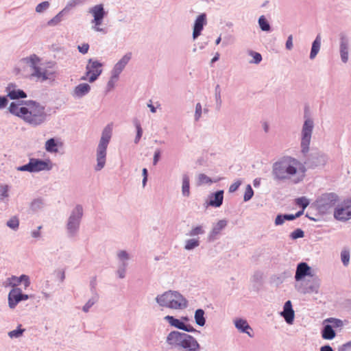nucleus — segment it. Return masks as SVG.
<instances>
[{
    "label": "nucleus",
    "instance_id": "f257e3e1",
    "mask_svg": "<svg viewBox=\"0 0 351 351\" xmlns=\"http://www.w3.org/2000/svg\"><path fill=\"white\" fill-rule=\"evenodd\" d=\"M304 121L301 131V152L306 158L304 165L309 169L324 167L328 160V156L322 152H313L308 155L309 145L314 128L313 120L308 114L307 108L304 110Z\"/></svg>",
    "mask_w": 351,
    "mask_h": 351
},
{
    "label": "nucleus",
    "instance_id": "f03ea898",
    "mask_svg": "<svg viewBox=\"0 0 351 351\" xmlns=\"http://www.w3.org/2000/svg\"><path fill=\"white\" fill-rule=\"evenodd\" d=\"M21 104L12 102L8 108L9 112L23 119L26 123L37 127L44 124L48 119L45 106L34 100L21 101Z\"/></svg>",
    "mask_w": 351,
    "mask_h": 351
},
{
    "label": "nucleus",
    "instance_id": "7ed1b4c3",
    "mask_svg": "<svg viewBox=\"0 0 351 351\" xmlns=\"http://www.w3.org/2000/svg\"><path fill=\"white\" fill-rule=\"evenodd\" d=\"M300 162L291 156H284L272 165L271 176L274 181L282 182L289 180L298 172Z\"/></svg>",
    "mask_w": 351,
    "mask_h": 351
},
{
    "label": "nucleus",
    "instance_id": "20e7f679",
    "mask_svg": "<svg viewBox=\"0 0 351 351\" xmlns=\"http://www.w3.org/2000/svg\"><path fill=\"white\" fill-rule=\"evenodd\" d=\"M160 306L173 310H182L187 307V300L178 291H167L155 298Z\"/></svg>",
    "mask_w": 351,
    "mask_h": 351
},
{
    "label": "nucleus",
    "instance_id": "39448f33",
    "mask_svg": "<svg viewBox=\"0 0 351 351\" xmlns=\"http://www.w3.org/2000/svg\"><path fill=\"white\" fill-rule=\"evenodd\" d=\"M112 129L110 124L107 125L102 131L101 136L97 148V165L95 170H101L106 164V150L112 137Z\"/></svg>",
    "mask_w": 351,
    "mask_h": 351
},
{
    "label": "nucleus",
    "instance_id": "423d86ee",
    "mask_svg": "<svg viewBox=\"0 0 351 351\" xmlns=\"http://www.w3.org/2000/svg\"><path fill=\"white\" fill-rule=\"evenodd\" d=\"M83 214V207L80 204L76 205L71 210L66 223V232L68 238L73 239L78 235Z\"/></svg>",
    "mask_w": 351,
    "mask_h": 351
},
{
    "label": "nucleus",
    "instance_id": "0eeeda50",
    "mask_svg": "<svg viewBox=\"0 0 351 351\" xmlns=\"http://www.w3.org/2000/svg\"><path fill=\"white\" fill-rule=\"evenodd\" d=\"M339 202V195L333 192L325 193L319 196L313 205L322 215L330 213Z\"/></svg>",
    "mask_w": 351,
    "mask_h": 351
},
{
    "label": "nucleus",
    "instance_id": "6e6552de",
    "mask_svg": "<svg viewBox=\"0 0 351 351\" xmlns=\"http://www.w3.org/2000/svg\"><path fill=\"white\" fill-rule=\"evenodd\" d=\"M103 64L97 60L90 58L86 66V76L82 77V80H86L88 77V82L90 83L96 81L99 76L102 73Z\"/></svg>",
    "mask_w": 351,
    "mask_h": 351
},
{
    "label": "nucleus",
    "instance_id": "1a4fd4ad",
    "mask_svg": "<svg viewBox=\"0 0 351 351\" xmlns=\"http://www.w3.org/2000/svg\"><path fill=\"white\" fill-rule=\"evenodd\" d=\"M334 217L341 221H346L351 219V198L344 199L337 204L334 208Z\"/></svg>",
    "mask_w": 351,
    "mask_h": 351
},
{
    "label": "nucleus",
    "instance_id": "9d476101",
    "mask_svg": "<svg viewBox=\"0 0 351 351\" xmlns=\"http://www.w3.org/2000/svg\"><path fill=\"white\" fill-rule=\"evenodd\" d=\"M320 287V279L317 276H312L310 279L306 280L304 283L296 286L297 290L303 294L317 293Z\"/></svg>",
    "mask_w": 351,
    "mask_h": 351
},
{
    "label": "nucleus",
    "instance_id": "9b49d317",
    "mask_svg": "<svg viewBox=\"0 0 351 351\" xmlns=\"http://www.w3.org/2000/svg\"><path fill=\"white\" fill-rule=\"evenodd\" d=\"M88 12L92 14L93 19L91 23L95 24L93 29L97 32H101L103 29L99 26L102 24L103 20L106 15L103 4H97L89 9Z\"/></svg>",
    "mask_w": 351,
    "mask_h": 351
},
{
    "label": "nucleus",
    "instance_id": "f8f14e48",
    "mask_svg": "<svg viewBox=\"0 0 351 351\" xmlns=\"http://www.w3.org/2000/svg\"><path fill=\"white\" fill-rule=\"evenodd\" d=\"M32 167V173L40 172L42 171H50L53 165L49 159L43 160L40 158H29Z\"/></svg>",
    "mask_w": 351,
    "mask_h": 351
},
{
    "label": "nucleus",
    "instance_id": "ddd939ff",
    "mask_svg": "<svg viewBox=\"0 0 351 351\" xmlns=\"http://www.w3.org/2000/svg\"><path fill=\"white\" fill-rule=\"evenodd\" d=\"M131 58L132 53H127L115 64L111 71V73L113 74V78H119V75L125 69Z\"/></svg>",
    "mask_w": 351,
    "mask_h": 351
},
{
    "label": "nucleus",
    "instance_id": "4468645a",
    "mask_svg": "<svg viewBox=\"0 0 351 351\" xmlns=\"http://www.w3.org/2000/svg\"><path fill=\"white\" fill-rule=\"evenodd\" d=\"M228 221L226 219L219 220L213 225V228L208 235V240L213 242L217 240L221 232L227 226Z\"/></svg>",
    "mask_w": 351,
    "mask_h": 351
},
{
    "label": "nucleus",
    "instance_id": "2eb2a0df",
    "mask_svg": "<svg viewBox=\"0 0 351 351\" xmlns=\"http://www.w3.org/2000/svg\"><path fill=\"white\" fill-rule=\"evenodd\" d=\"M206 14L202 13L197 16L195 20L193 27V38L195 40L198 36L201 35L202 31L204 27L206 25Z\"/></svg>",
    "mask_w": 351,
    "mask_h": 351
},
{
    "label": "nucleus",
    "instance_id": "dca6fc26",
    "mask_svg": "<svg viewBox=\"0 0 351 351\" xmlns=\"http://www.w3.org/2000/svg\"><path fill=\"white\" fill-rule=\"evenodd\" d=\"M5 91L7 92V97L12 100L25 99L27 97L25 91L17 88V86L13 83H10L8 85Z\"/></svg>",
    "mask_w": 351,
    "mask_h": 351
},
{
    "label": "nucleus",
    "instance_id": "f3484780",
    "mask_svg": "<svg viewBox=\"0 0 351 351\" xmlns=\"http://www.w3.org/2000/svg\"><path fill=\"white\" fill-rule=\"evenodd\" d=\"M180 347L186 350L187 351H199L200 348L197 340L193 336L186 333L185 334Z\"/></svg>",
    "mask_w": 351,
    "mask_h": 351
},
{
    "label": "nucleus",
    "instance_id": "a211bd4d",
    "mask_svg": "<svg viewBox=\"0 0 351 351\" xmlns=\"http://www.w3.org/2000/svg\"><path fill=\"white\" fill-rule=\"evenodd\" d=\"M223 190H219L215 193H210L208 200L206 202V206L215 208L220 207L223 204Z\"/></svg>",
    "mask_w": 351,
    "mask_h": 351
},
{
    "label": "nucleus",
    "instance_id": "6ab92c4d",
    "mask_svg": "<svg viewBox=\"0 0 351 351\" xmlns=\"http://www.w3.org/2000/svg\"><path fill=\"white\" fill-rule=\"evenodd\" d=\"M311 268L305 262L300 263L296 268L295 280L298 282L302 280L306 276H312Z\"/></svg>",
    "mask_w": 351,
    "mask_h": 351
},
{
    "label": "nucleus",
    "instance_id": "aec40b11",
    "mask_svg": "<svg viewBox=\"0 0 351 351\" xmlns=\"http://www.w3.org/2000/svg\"><path fill=\"white\" fill-rule=\"evenodd\" d=\"M280 315L285 319L288 324H292L295 318V312L293 309L291 300H287L283 306V311L280 312Z\"/></svg>",
    "mask_w": 351,
    "mask_h": 351
},
{
    "label": "nucleus",
    "instance_id": "412c9836",
    "mask_svg": "<svg viewBox=\"0 0 351 351\" xmlns=\"http://www.w3.org/2000/svg\"><path fill=\"white\" fill-rule=\"evenodd\" d=\"M339 48L341 61L346 63L348 60L349 39L344 34H340Z\"/></svg>",
    "mask_w": 351,
    "mask_h": 351
},
{
    "label": "nucleus",
    "instance_id": "4be33fe9",
    "mask_svg": "<svg viewBox=\"0 0 351 351\" xmlns=\"http://www.w3.org/2000/svg\"><path fill=\"white\" fill-rule=\"evenodd\" d=\"M236 328L241 332L247 334L250 337H253V330L247 320L242 318H237L234 320Z\"/></svg>",
    "mask_w": 351,
    "mask_h": 351
},
{
    "label": "nucleus",
    "instance_id": "5701e85b",
    "mask_svg": "<svg viewBox=\"0 0 351 351\" xmlns=\"http://www.w3.org/2000/svg\"><path fill=\"white\" fill-rule=\"evenodd\" d=\"M186 333L179 331H171L167 337V343L174 346H180Z\"/></svg>",
    "mask_w": 351,
    "mask_h": 351
},
{
    "label": "nucleus",
    "instance_id": "b1692460",
    "mask_svg": "<svg viewBox=\"0 0 351 351\" xmlns=\"http://www.w3.org/2000/svg\"><path fill=\"white\" fill-rule=\"evenodd\" d=\"M20 302H21V289L13 288L8 294L9 307L13 309Z\"/></svg>",
    "mask_w": 351,
    "mask_h": 351
},
{
    "label": "nucleus",
    "instance_id": "393cba45",
    "mask_svg": "<svg viewBox=\"0 0 351 351\" xmlns=\"http://www.w3.org/2000/svg\"><path fill=\"white\" fill-rule=\"evenodd\" d=\"M322 337L325 340H332L336 337V332L332 325L328 322H323V326L321 330Z\"/></svg>",
    "mask_w": 351,
    "mask_h": 351
},
{
    "label": "nucleus",
    "instance_id": "a878e982",
    "mask_svg": "<svg viewBox=\"0 0 351 351\" xmlns=\"http://www.w3.org/2000/svg\"><path fill=\"white\" fill-rule=\"evenodd\" d=\"M90 90V86L87 83H82L75 87L72 95L75 98H82L86 95Z\"/></svg>",
    "mask_w": 351,
    "mask_h": 351
},
{
    "label": "nucleus",
    "instance_id": "bb28decb",
    "mask_svg": "<svg viewBox=\"0 0 351 351\" xmlns=\"http://www.w3.org/2000/svg\"><path fill=\"white\" fill-rule=\"evenodd\" d=\"M117 257L119 261L117 267L127 270L128 261L130 258L128 252L125 250H119L117 253Z\"/></svg>",
    "mask_w": 351,
    "mask_h": 351
},
{
    "label": "nucleus",
    "instance_id": "cd10ccee",
    "mask_svg": "<svg viewBox=\"0 0 351 351\" xmlns=\"http://www.w3.org/2000/svg\"><path fill=\"white\" fill-rule=\"evenodd\" d=\"M9 280L10 285H12L14 288H16L15 287L20 285L22 282H24L25 287H29L30 285L29 276L25 274H22L19 277L12 276L10 278H9Z\"/></svg>",
    "mask_w": 351,
    "mask_h": 351
},
{
    "label": "nucleus",
    "instance_id": "c85d7f7f",
    "mask_svg": "<svg viewBox=\"0 0 351 351\" xmlns=\"http://www.w3.org/2000/svg\"><path fill=\"white\" fill-rule=\"evenodd\" d=\"M321 41H322L321 36L319 34H318L312 43L311 49L310 56H309V58L311 60L315 59V58L318 54V53L320 50V47H321Z\"/></svg>",
    "mask_w": 351,
    "mask_h": 351
},
{
    "label": "nucleus",
    "instance_id": "c756f323",
    "mask_svg": "<svg viewBox=\"0 0 351 351\" xmlns=\"http://www.w3.org/2000/svg\"><path fill=\"white\" fill-rule=\"evenodd\" d=\"M58 140L55 138H51L45 142V148L47 152L57 153L58 152Z\"/></svg>",
    "mask_w": 351,
    "mask_h": 351
},
{
    "label": "nucleus",
    "instance_id": "7c9ffc66",
    "mask_svg": "<svg viewBox=\"0 0 351 351\" xmlns=\"http://www.w3.org/2000/svg\"><path fill=\"white\" fill-rule=\"evenodd\" d=\"M190 193L189 177L186 173H184L182 175V195L184 197H189Z\"/></svg>",
    "mask_w": 351,
    "mask_h": 351
},
{
    "label": "nucleus",
    "instance_id": "2f4dec72",
    "mask_svg": "<svg viewBox=\"0 0 351 351\" xmlns=\"http://www.w3.org/2000/svg\"><path fill=\"white\" fill-rule=\"evenodd\" d=\"M20 62L28 64L33 69L36 66V64L40 62V58L36 54H32L29 57L22 58Z\"/></svg>",
    "mask_w": 351,
    "mask_h": 351
},
{
    "label": "nucleus",
    "instance_id": "473e14b6",
    "mask_svg": "<svg viewBox=\"0 0 351 351\" xmlns=\"http://www.w3.org/2000/svg\"><path fill=\"white\" fill-rule=\"evenodd\" d=\"M204 315L205 312L202 308H198L195 311L194 319L195 323L199 326H204L206 324Z\"/></svg>",
    "mask_w": 351,
    "mask_h": 351
},
{
    "label": "nucleus",
    "instance_id": "72a5a7b5",
    "mask_svg": "<svg viewBox=\"0 0 351 351\" xmlns=\"http://www.w3.org/2000/svg\"><path fill=\"white\" fill-rule=\"evenodd\" d=\"M166 321L169 322V324L178 329L182 330V327H184V323L181 320L175 318L171 315H167L164 318Z\"/></svg>",
    "mask_w": 351,
    "mask_h": 351
},
{
    "label": "nucleus",
    "instance_id": "f704fd0d",
    "mask_svg": "<svg viewBox=\"0 0 351 351\" xmlns=\"http://www.w3.org/2000/svg\"><path fill=\"white\" fill-rule=\"evenodd\" d=\"M261 29L263 32H269L271 30V26L264 15L261 16L258 21Z\"/></svg>",
    "mask_w": 351,
    "mask_h": 351
},
{
    "label": "nucleus",
    "instance_id": "c9c22d12",
    "mask_svg": "<svg viewBox=\"0 0 351 351\" xmlns=\"http://www.w3.org/2000/svg\"><path fill=\"white\" fill-rule=\"evenodd\" d=\"M99 295L97 293L93 294L91 298H90L88 302L83 306L82 310L84 312H88L89 309L98 301Z\"/></svg>",
    "mask_w": 351,
    "mask_h": 351
},
{
    "label": "nucleus",
    "instance_id": "e433bc0d",
    "mask_svg": "<svg viewBox=\"0 0 351 351\" xmlns=\"http://www.w3.org/2000/svg\"><path fill=\"white\" fill-rule=\"evenodd\" d=\"M65 12H66V9H63L58 14H56L53 18H52L51 20H49L47 22V25L49 26H55V25H58L62 21V19Z\"/></svg>",
    "mask_w": 351,
    "mask_h": 351
},
{
    "label": "nucleus",
    "instance_id": "4c0bfd02",
    "mask_svg": "<svg viewBox=\"0 0 351 351\" xmlns=\"http://www.w3.org/2000/svg\"><path fill=\"white\" fill-rule=\"evenodd\" d=\"M133 122L136 129V135L134 142L135 144H138L143 135V129L139 121L137 119H134Z\"/></svg>",
    "mask_w": 351,
    "mask_h": 351
},
{
    "label": "nucleus",
    "instance_id": "58836bf2",
    "mask_svg": "<svg viewBox=\"0 0 351 351\" xmlns=\"http://www.w3.org/2000/svg\"><path fill=\"white\" fill-rule=\"evenodd\" d=\"M350 252L347 248H344L341 252V261L345 267H347L350 263Z\"/></svg>",
    "mask_w": 351,
    "mask_h": 351
},
{
    "label": "nucleus",
    "instance_id": "ea45409f",
    "mask_svg": "<svg viewBox=\"0 0 351 351\" xmlns=\"http://www.w3.org/2000/svg\"><path fill=\"white\" fill-rule=\"evenodd\" d=\"M215 99L216 102V109L219 110L221 106L222 100L221 95V88L219 84H217L215 88Z\"/></svg>",
    "mask_w": 351,
    "mask_h": 351
},
{
    "label": "nucleus",
    "instance_id": "a19ab883",
    "mask_svg": "<svg viewBox=\"0 0 351 351\" xmlns=\"http://www.w3.org/2000/svg\"><path fill=\"white\" fill-rule=\"evenodd\" d=\"M199 245V240L197 239H190L186 241L184 249L192 250Z\"/></svg>",
    "mask_w": 351,
    "mask_h": 351
},
{
    "label": "nucleus",
    "instance_id": "79ce46f5",
    "mask_svg": "<svg viewBox=\"0 0 351 351\" xmlns=\"http://www.w3.org/2000/svg\"><path fill=\"white\" fill-rule=\"evenodd\" d=\"M325 322H328L329 324L332 325L333 328H341L343 326L342 320L334 317L326 319Z\"/></svg>",
    "mask_w": 351,
    "mask_h": 351
},
{
    "label": "nucleus",
    "instance_id": "37998d69",
    "mask_svg": "<svg viewBox=\"0 0 351 351\" xmlns=\"http://www.w3.org/2000/svg\"><path fill=\"white\" fill-rule=\"evenodd\" d=\"M43 206V200L40 198H37L34 199L30 204V209L36 212L42 208Z\"/></svg>",
    "mask_w": 351,
    "mask_h": 351
},
{
    "label": "nucleus",
    "instance_id": "c03bdc74",
    "mask_svg": "<svg viewBox=\"0 0 351 351\" xmlns=\"http://www.w3.org/2000/svg\"><path fill=\"white\" fill-rule=\"evenodd\" d=\"M205 230L204 229L203 226H197L191 228V230L189 232L187 235L190 237H195L199 234H204Z\"/></svg>",
    "mask_w": 351,
    "mask_h": 351
},
{
    "label": "nucleus",
    "instance_id": "a18cd8bd",
    "mask_svg": "<svg viewBox=\"0 0 351 351\" xmlns=\"http://www.w3.org/2000/svg\"><path fill=\"white\" fill-rule=\"evenodd\" d=\"M6 225L11 229L14 230H16L19 228V219L16 217H12L11 219H10L7 223Z\"/></svg>",
    "mask_w": 351,
    "mask_h": 351
},
{
    "label": "nucleus",
    "instance_id": "49530a36",
    "mask_svg": "<svg viewBox=\"0 0 351 351\" xmlns=\"http://www.w3.org/2000/svg\"><path fill=\"white\" fill-rule=\"evenodd\" d=\"M309 200L306 197H300L295 199V204L303 210L309 205Z\"/></svg>",
    "mask_w": 351,
    "mask_h": 351
},
{
    "label": "nucleus",
    "instance_id": "de8ad7c7",
    "mask_svg": "<svg viewBox=\"0 0 351 351\" xmlns=\"http://www.w3.org/2000/svg\"><path fill=\"white\" fill-rule=\"evenodd\" d=\"M86 1L87 0H69L66 7L64 9H66V11L70 8L84 4Z\"/></svg>",
    "mask_w": 351,
    "mask_h": 351
},
{
    "label": "nucleus",
    "instance_id": "09e8293b",
    "mask_svg": "<svg viewBox=\"0 0 351 351\" xmlns=\"http://www.w3.org/2000/svg\"><path fill=\"white\" fill-rule=\"evenodd\" d=\"M254 195V191L250 184H247L245 188V191L243 195L244 202L250 200Z\"/></svg>",
    "mask_w": 351,
    "mask_h": 351
},
{
    "label": "nucleus",
    "instance_id": "8fccbe9b",
    "mask_svg": "<svg viewBox=\"0 0 351 351\" xmlns=\"http://www.w3.org/2000/svg\"><path fill=\"white\" fill-rule=\"evenodd\" d=\"M24 331L25 329L21 328V326H19L16 329L10 331L8 335L10 338H18L23 335Z\"/></svg>",
    "mask_w": 351,
    "mask_h": 351
},
{
    "label": "nucleus",
    "instance_id": "3c124183",
    "mask_svg": "<svg viewBox=\"0 0 351 351\" xmlns=\"http://www.w3.org/2000/svg\"><path fill=\"white\" fill-rule=\"evenodd\" d=\"M50 3L49 1H43L38 4L36 7V12L38 13H42L47 10L49 8Z\"/></svg>",
    "mask_w": 351,
    "mask_h": 351
},
{
    "label": "nucleus",
    "instance_id": "603ef678",
    "mask_svg": "<svg viewBox=\"0 0 351 351\" xmlns=\"http://www.w3.org/2000/svg\"><path fill=\"white\" fill-rule=\"evenodd\" d=\"M262 280H263V273L260 271H255L252 277V282L260 285L262 282Z\"/></svg>",
    "mask_w": 351,
    "mask_h": 351
},
{
    "label": "nucleus",
    "instance_id": "864d4df0",
    "mask_svg": "<svg viewBox=\"0 0 351 351\" xmlns=\"http://www.w3.org/2000/svg\"><path fill=\"white\" fill-rule=\"evenodd\" d=\"M202 106L200 103H197L195 105V114H194V120L195 121H198L202 114Z\"/></svg>",
    "mask_w": 351,
    "mask_h": 351
},
{
    "label": "nucleus",
    "instance_id": "5fc2aeb1",
    "mask_svg": "<svg viewBox=\"0 0 351 351\" xmlns=\"http://www.w3.org/2000/svg\"><path fill=\"white\" fill-rule=\"evenodd\" d=\"M304 237V231L300 228H297L294 231H293L291 234L290 237L291 239H297L300 238H303Z\"/></svg>",
    "mask_w": 351,
    "mask_h": 351
},
{
    "label": "nucleus",
    "instance_id": "6e6d98bb",
    "mask_svg": "<svg viewBox=\"0 0 351 351\" xmlns=\"http://www.w3.org/2000/svg\"><path fill=\"white\" fill-rule=\"evenodd\" d=\"M212 180L204 173L198 175V184L212 183Z\"/></svg>",
    "mask_w": 351,
    "mask_h": 351
},
{
    "label": "nucleus",
    "instance_id": "4d7b16f0",
    "mask_svg": "<svg viewBox=\"0 0 351 351\" xmlns=\"http://www.w3.org/2000/svg\"><path fill=\"white\" fill-rule=\"evenodd\" d=\"M250 54L253 57V60L250 61V63L258 64L262 60V56L261 53L251 51Z\"/></svg>",
    "mask_w": 351,
    "mask_h": 351
},
{
    "label": "nucleus",
    "instance_id": "13d9d810",
    "mask_svg": "<svg viewBox=\"0 0 351 351\" xmlns=\"http://www.w3.org/2000/svg\"><path fill=\"white\" fill-rule=\"evenodd\" d=\"M8 185H1L0 186V199L1 201L3 200L4 198L8 197Z\"/></svg>",
    "mask_w": 351,
    "mask_h": 351
},
{
    "label": "nucleus",
    "instance_id": "bf43d9fd",
    "mask_svg": "<svg viewBox=\"0 0 351 351\" xmlns=\"http://www.w3.org/2000/svg\"><path fill=\"white\" fill-rule=\"evenodd\" d=\"M16 170L19 171H28L29 173H32L30 160H29L28 163L16 167Z\"/></svg>",
    "mask_w": 351,
    "mask_h": 351
},
{
    "label": "nucleus",
    "instance_id": "052dcab7",
    "mask_svg": "<svg viewBox=\"0 0 351 351\" xmlns=\"http://www.w3.org/2000/svg\"><path fill=\"white\" fill-rule=\"evenodd\" d=\"M111 77L107 84V91H110L114 87V83L119 78H113V74L111 73Z\"/></svg>",
    "mask_w": 351,
    "mask_h": 351
},
{
    "label": "nucleus",
    "instance_id": "680f3d73",
    "mask_svg": "<svg viewBox=\"0 0 351 351\" xmlns=\"http://www.w3.org/2000/svg\"><path fill=\"white\" fill-rule=\"evenodd\" d=\"M285 215L284 214H278L276 219H275V225L276 226H280L282 225L285 221H286L285 219H284Z\"/></svg>",
    "mask_w": 351,
    "mask_h": 351
},
{
    "label": "nucleus",
    "instance_id": "e2e57ef3",
    "mask_svg": "<svg viewBox=\"0 0 351 351\" xmlns=\"http://www.w3.org/2000/svg\"><path fill=\"white\" fill-rule=\"evenodd\" d=\"M241 184V180H237L233 184H232L229 187V192L234 193L239 189V186Z\"/></svg>",
    "mask_w": 351,
    "mask_h": 351
},
{
    "label": "nucleus",
    "instance_id": "0e129e2a",
    "mask_svg": "<svg viewBox=\"0 0 351 351\" xmlns=\"http://www.w3.org/2000/svg\"><path fill=\"white\" fill-rule=\"evenodd\" d=\"M77 49L80 53L85 54L89 49V45L88 43H84L82 45H79Z\"/></svg>",
    "mask_w": 351,
    "mask_h": 351
},
{
    "label": "nucleus",
    "instance_id": "69168bd1",
    "mask_svg": "<svg viewBox=\"0 0 351 351\" xmlns=\"http://www.w3.org/2000/svg\"><path fill=\"white\" fill-rule=\"evenodd\" d=\"M34 71L33 73L31 74V75L32 77H37L38 79H40L42 73L43 71H41V69L38 66H36L35 68L33 69Z\"/></svg>",
    "mask_w": 351,
    "mask_h": 351
},
{
    "label": "nucleus",
    "instance_id": "338daca9",
    "mask_svg": "<svg viewBox=\"0 0 351 351\" xmlns=\"http://www.w3.org/2000/svg\"><path fill=\"white\" fill-rule=\"evenodd\" d=\"M160 154H161L160 150L159 149H157L155 151L154 154V158H153V165H156L158 163V162L159 161V160L160 158Z\"/></svg>",
    "mask_w": 351,
    "mask_h": 351
},
{
    "label": "nucleus",
    "instance_id": "774afa93",
    "mask_svg": "<svg viewBox=\"0 0 351 351\" xmlns=\"http://www.w3.org/2000/svg\"><path fill=\"white\" fill-rule=\"evenodd\" d=\"M338 351H351V341L343 344L339 348Z\"/></svg>",
    "mask_w": 351,
    "mask_h": 351
}]
</instances>
